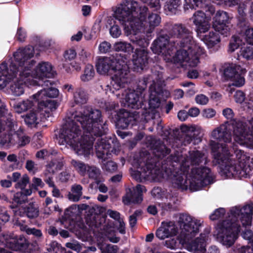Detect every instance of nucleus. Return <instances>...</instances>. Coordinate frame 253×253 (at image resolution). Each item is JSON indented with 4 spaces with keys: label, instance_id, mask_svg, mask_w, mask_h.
I'll return each instance as SVG.
<instances>
[{
    "label": "nucleus",
    "instance_id": "1",
    "mask_svg": "<svg viewBox=\"0 0 253 253\" xmlns=\"http://www.w3.org/2000/svg\"><path fill=\"white\" fill-rule=\"evenodd\" d=\"M100 110L86 106L74 112L60 129L58 141L70 146L78 155L87 157L92 153V136H100L106 132Z\"/></svg>",
    "mask_w": 253,
    "mask_h": 253
},
{
    "label": "nucleus",
    "instance_id": "2",
    "mask_svg": "<svg viewBox=\"0 0 253 253\" xmlns=\"http://www.w3.org/2000/svg\"><path fill=\"white\" fill-rule=\"evenodd\" d=\"M231 128H233L234 139L238 143L247 145L251 142V136L247 131V125L242 122H236L232 125L225 123L212 130L211 134L212 137L218 140L220 143L211 141L210 145L214 158L216 160L222 174H233L236 170L233 160L230 159L231 155L227 144L232 140Z\"/></svg>",
    "mask_w": 253,
    "mask_h": 253
},
{
    "label": "nucleus",
    "instance_id": "3",
    "mask_svg": "<svg viewBox=\"0 0 253 253\" xmlns=\"http://www.w3.org/2000/svg\"><path fill=\"white\" fill-rule=\"evenodd\" d=\"M253 212V206L251 205H246L242 208L235 206L230 209L227 219L219 222L216 227L217 238L223 245L230 247L237 239L240 231L239 218L243 226H251Z\"/></svg>",
    "mask_w": 253,
    "mask_h": 253
},
{
    "label": "nucleus",
    "instance_id": "4",
    "mask_svg": "<svg viewBox=\"0 0 253 253\" xmlns=\"http://www.w3.org/2000/svg\"><path fill=\"white\" fill-rule=\"evenodd\" d=\"M34 49L32 46L19 49L14 54V61L9 67L5 63L0 64V90L16 77V73L22 78L29 77L35 62L31 59L33 57Z\"/></svg>",
    "mask_w": 253,
    "mask_h": 253
},
{
    "label": "nucleus",
    "instance_id": "5",
    "mask_svg": "<svg viewBox=\"0 0 253 253\" xmlns=\"http://www.w3.org/2000/svg\"><path fill=\"white\" fill-rule=\"evenodd\" d=\"M178 222L181 229L178 240L182 247L189 251L204 253L206 251V242L208 237L207 234H201L199 237L191 241L199 232V228L202 224L201 220L192 217L187 213H180Z\"/></svg>",
    "mask_w": 253,
    "mask_h": 253
},
{
    "label": "nucleus",
    "instance_id": "6",
    "mask_svg": "<svg viewBox=\"0 0 253 253\" xmlns=\"http://www.w3.org/2000/svg\"><path fill=\"white\" fill-rule=\"evenodd\" d=\"M147 11V7L140 6L135 0H124L117 7L115 16L128 34L131 35L139 29V20L144 19Z\"/></svg>",
    "mask_w": 253,
    "mask_h": 253
},
{
    "label": "nucleus",
    "instance_id": "7",
    "mask_svg": "<svg viewBox=\"0 0 253 253\" xmlns=\"http://www.w3.org/2000/svg\"><path fill=\"white\" fill-rule=\"evenodd\" d=\"M96 66L97 71L100 74L105 75L110 70L115 71L110 84L107 85L113 93L125 87L129 73L126 64H121L114 57H104L98 59Z\"/></svg>",
    "mask_w": 253,
    "mask_h": 253
},
{
    "label": "nucleus",
    "instance_id": "8",
    "mask_svg": "<svg viewBox=\"0 0 253 253\" xmlns=\"http://www.w3.org/2000/svg\"><path fill=\"white\" fill-rule=\"evenodd\" d=\"M172 185L182 190L197 191L214 182V175H166Z\"/></svg>",
    "mask_w": 253,
    "mask_h": 253
},
{
    "label": "nucleus",
    "instance_id": "9",
    "mask_svg": "<svg viewBox=\"0 0 253 253\" xmlns=\"http://www.w3.org/2000/svg\"><path fill=\"white\" fill-rule=\"evenodd\" d=\"M182 49L177 50L175 55L170 54L171 59L166 60L167 62L179 63L181 66L195 67L200 62L199 57L203 53V48L199 45V50H195L194 47L188 46L178 45Z\"/></svg>",
    "mask_w": 253,
    "mask_h": 253
},
{
    "label": "nucleus",
    "instance_id": "10",
    "mask_svg": "<svg viewBox=\"0 0 253 253\" xmlns=\"http://www.w3.org/2000/svg\"><path fill=\"white\" fill-rule=\"evenodd\" d=\"M130 41L142 48H136L132 56L133 69L136 71L142 70L148 61V51L145 48L148 45L143 36L130 35Z\"/></svg>",
    "mask_w": 253,
    "mask_h": 253
},
{
    "label": "nucleus",
    "instance_id": "11",
    "mask_svg": "<svg viewBox=\"0 0 253 253\" xmlns=\"http://www.w3.org/2000/svg\"><path fill=\"white\" fill-rule=\"evenodd\" d=\"M192 32L185 25L176 24L174 25L169 32L172 39L176 38L175 44L178 47L180 46H188L194 47L195 50H199V45L193 40Z\"/></svg>",
    "mask_w": 253,
    "mask_h": 253
},
{
    "label": "nucleus",
    "instance_id": "12",
    "mask_svg": "<svg viewBox=\"0 0 253 253\" xmlns=\"http://www.w3.org/2000/svg\"><path fill=\"white\" fill-rule=\"evenodd\" d=\"M175 40L167 36H161L153 42L151 49L156 54L162 53L164 59L169 60L171 59L170 54L172 53L177 48Z\"/></svg>",
    "mask_w": 253,
    "mask_h": 253
},
{
    "label": "nucleus",
    "instance_id": "13",
    "mask_svg": "<svg viewBox=\"0 0 253 253\" xmlns=\"http://www.w3.org/2000/svg\"><path fill=\"white\" fill-rule=\"evenodd\" d=\"M97 157L105 160L110 157L112 153L117 154L118 151V144L114 143L111 139L98 138L95 145Z\"/></svg>",
    "mask_w": 253,
    "mask_h": 253
},
{
    "label": "nucleus",
    "instance_id": "14",
    "mask_svg": "<svg viewBox=\"0 0 253 253\" xmlns=\"http://www.w3.org/2000/svg\"><path fill=\"white\" fill-rule=\"evenodd\" d=\"M160 77V78H157L158 76L155 74L152 76L153 80H157L158 84H157L156 86L154 80L153 81V83L150 84L149 88V105L150 108L153 109L158 108L161 105L160 95L163 92V87L165 85V82L164 80H162L161 75Z\"/></svg>",
    "mask_w": 253,
    "mask_h": 253
},
{
    "label": "nucleus",
    "instance_id": "15",
    "mask_svg": "<svg viewBox=\"0 0 253 253\" xmlns=\"http://www.w3.org/2000/svg\"><path fill=\"white\" fill-rule=\"evenodd\" d=\"M191 19L198 33H205L209 30L211 27L210 15L201 10H198L193 14Z\"/></svg>",
    "mask_w": 253,
    "mask_h": 253
},
{
    "label": "nucleus",
    "instance_id": "16",
    "mask_svg": "<svg viewBox=\"0 0 253 253\" xmlns=\"http://www.w3.org/2000/svg\"><path fill=\"white\" fill-rule=\"evenodd\" d=\"M146 191L144 186L138 184L135 187L127 188L126 194L123 197V202L125 205L131 203L140 204L143 201V193Z\"/></svg>",
    "mask_w": 253,
    "mask_h": 253
},
{
    "label": "nucleus",
    "instance_id": "17",
    "mask_svg": "<svg viewBox=\"0 0 253 253\" xmlns=\"http://www.w3.org/2000/svg\"><path fill=\"white\" fill-rule=\"evenodd\" d=\"M33 85H42L43 89L39 91L37 93L33 95L34 98L38 97V99H45L48 98H55L59 94L58 90L54 87H50L51 82L47 80L42 83H37L36 80L33 81Z\"/></svg>",
    "mask_w": 253,
    "mask_h": 253
},
{
    "label": "nucleus",
    "instance_id": "18",
    "mask_svg": "<svg viewBox=\"0 0 253 253\" xmlns=\"http://www.w3.org/2000/svg\"><path fill=\"white\" fill-rule=\"evenodd\" d=\"M178 227L173 221H164L157 230L156 236L161 240L175 236L178 233Z\"/></svg>",
    "mask_w": 253,
    "mask_h": 253
},
{
    "label": "nucleus",
    "instance_id": "19",
    "mask_svg": "<svg viewBox=\"0 0 253 253\" xmlns=\"http://www.w3.org/2000/svg\"><path fill=\"white\" fill-rule=\"evenodd\" d=\"M124 100L125 102L123 101V103L125 106L138 109L142 106L144 99L141 91L130 90L126 94Z\"/></svg>",
    "mask_w": 253,
    "mask_h": 253
},
{
    "label": "nucleus",
    "instance_id": "20",
    "mask_svg": "<svg viewBox=\"0 0 253 253\" xmlns=\"http://www.w3.org/2000/svg\"><path fill=\"white\" fill-rule=\"evenodd\" d=\"M147 16V12L146 13L145 17L144 19L139 20L140 27H139V29L137 30L134 34V33H132L131 35L137 36V35H139L138 34L139 32H141V29L142 28V25L144 27H145V32L147 33H151L154 28L159 24L160 23L161 18L160 16L157 14H151L149 15L147 18H146Z\"/></svg>",
    "mask_w": 253,
    "mask_h": 253
},
{
    "label": "nucleus",
    "instance_id": "21",
    "mask_svg": "<svg viewBox=\"0 0 253 253\" xmlns=\"http://www.w3.org/2000/svg\"><path fill=\"white\" fill-rule=\"evenodd\" d=\"M11 115H8L5 123V126H7L8 128V131H10V133H4L0 136V147L9 146L13 143L12 135L13 133H15L17 126L16 122L13 119L11 118Z\"/></svg>",
    "mask_w": 253,
    "mask_h": 253
},
{
    "label": "nucleus",
    "instance_id": "22",
    "mask_svg": "<svg viewBox=\"0 0 253 253\" xmlns=\"http://www.w3.org/2000/svg\"><path fill=\"white\" fill-rule=\"evenodd\" d=\"M52 70V67L49 63L43 62L39 63L35 75V78L39 80L37 83H42L45 81L44 79L51 77Z\"/></svg>",
    "mask_w": 253,
    "mask_h": 253
},
{
    "label": "nucleus",
    "instance_id": "23",
    "mask_svg": "<svg viewBox=\"0 0 253 253\" xmlns=\"http://www.w3.org/2000/svg\"><path fill=\"white\" fill-rule=\"evenodd\" d=\"M202 136V129L201 127L191 126L188 127L184 134V142L186 145L195 141L194 143L201 142Z\"/></svg>",
    "mask_w": 253,
    "mask_h": 253
},
{
    "label": "nucleus",
    "instance_id": "24",
    "mask_svg": "<svg viewBox=\"0 0 253 253\" xmlns=\"http://www.w3.org/2000/svg\"><path fill=\"white\" fill-rule=\"evenodd\" d=\"M23 211L19 210H14L13 211L15 215L23 216L25 214L30 219H34L39 215V210L35 202L30 203L27 206L22 207Z\"/></svg>",
    "mask_w": 253,
    "mask_h": 253
},
{
    "label": "nucleus",
    "instance_id": "25",
    "mask_svg": "<svg viewBox=\"0 0 253 253\" xmlns=\"http://www.w3.org/2000/svg\"><path fill=\"white\" fill-rule=\"evenodd\" d=\"M5 245L13 250L18 251L25 249L28 246V242L23 236H16L6 241Z\"/></svg>",
    "mask_w": 253,
    "mask_h": 253
},
{
    "label": "nucleus",
    "instance_id": "26",
    "mask_svg": "<svg viewBox=\"0 0 253 253\" xmlns=\"http://www.w3.org/2000/svg\"><path fill=\"white\" fill-rule=\"evenodd\" d=\"M37 98H34L33 95L32 97H30L28 99L18 103H14L12 107L14 111L18 113L26 112L33 108L35 104L37 103Z\"/></svg>",
    "mask_w": 253,
    "mask_h": 253
},
{
    "label": "nucleus",
    "instance_id": "27",
    "mask_svg": "<svg viewBox=\"0 0 253 253\" xmlns=\"http://www.w3.org/2000/svg\"><path fill=\"white\" fill-rule=\"evenodd\" d=\"M32 194V189L27 188L24 191L17 192L14 194L13 198V203L10 206L12 209H15L17 205H20L28 202L27 197Z\"/></svg>",
    "mask_w": 253,
    "mask_h": 253
},
{
    "label": "nucleus",
    "instance_id": "28",
    "mask_svg": "<svg viewBox=\"0 0 253 253\" xmlns=\"http://www.w3.org/2000/svg\"><path fill=\"white\" fill-rule=\"evenodd\" d=\"M16 73V77H15L13 83L10 86V91L11 93L15 96H20L24 93V86L26 79L27 77H22L19 75V77H17Z\"/></svg>",
    "mask_w": 253,
    "mask_h": 253
},
{
    "label": "nucleus",
    "instance_id": "29",
    "mask_svg": "<svg viewBox=\"0 0 253 253\" xmlns=\"http://www.w3.org/2000/svg\"><path fill=\"white\" fill-rule=\"evenodd\" d=\"M72 165L79 172L87 173L88 174H98L100 170L94 166H89L76 160H72Z\"/></svg>",
    "mask_w": 253,
    "mask_h": 253
},
{
    "label": "nucleus",
    "instance_id": "30",
    "mask_svg": "<svg viewBox=\"0 0 253 253\" xmlns=\"http://www.w3.org/2000/svg\"><path fill=\"white\" fill-rule=\"evenodd\" d=\"M154 74L156 75V76H158L157 78H160V76L161 75L162 80H164V78H163L162 72H160V71L154 72H153L152 75L148 76V77H144L142 79L139 80V81L138 82L137 87V89L136 90H138V91H141V92L142 93V91L143 90H144L147 87V84L148 81L151 82V84L153 83V81H154V80L153 79L152 76ZM154 82L156 85H157V84H158L157 80H155Z\"/></svg>",
    "mask_w": 253,
    "mask_h": 253
},
{
    "label": "nucleus",
    "instance_id": "31",
    "mask_svg": "<svg viewBox=\"0 0 253 253\" xmlns=\"http://www.w3.org/2000/svg\"><path fill=\"white\" fill-rule=\"evenodd\" d=\"M133 119L131 114L124 109L121 110L117 114L118 124L123 129L126 128Z\"/></svg>",
    "mask_w": 253,
    "mask_h": 253
},
{
    "label": "nucleus",
    "instance_id": "32",
    "mask_svg": "<svg viewBox=\"0 0 253 253\" xmlns=\"http://www.w3.org/2000/svg\"><path fill=\"white\" fill-rule=\"evenodd\" d=\"M12 181L15 182V188L21 191L27 190V186L29 188L30 178L27 175H12Z\"/></svg>",
    "mask_w": 253,
    "mask_h": 253
},
{
    "label": "nucleus",
    "instance_id": "33",
    "mask_svg": "<svg viewBox=\"0 0 253 253\" xmlns=\"http://www.w3.org/2000/svg\"><path fill=\"white\" fill-rule=\"evenodd\" d=\"M37 102H38L39 108L43 113L49 114L50 112L56 110L57 105L55 101L48 99H38L37 98Z\"/></svg>",
    "mask_w": 253,
    "mask_h": 253
},
{
    "label": "nucleus",
    "instance_id": "34",
    "mask_svg": "<svg viewBox=\"0 0 253 253\" xmlns=\"http://www.w3.org/2000/svg\"><path fill=\"white\" fill-rule=\"evenodd\" d=\"M164 175H131L132 178L142 183L161 182L164 179Z\"/></svg>",
    "mask_w": 253,
    "mask_h": 253
},
{
    "label": "nucleus",
    "instance_id": "35",
    "mask_svg": "<svg viewBox=\"0 0 253 253\" xmlns=\"http://www.w3.org/2000/svg\"><path fill=\"white\" fill-rule=\"evenodd\" d=\"M73 98L77 104H83L87 102L88 95L83 88H77L74 93Z\"/></svg>",
    "mask_w": 253,
    "mask_h": 253
},
{
    "label": "nucleus",
    "instance_id": "36",
    "mask_svg": "<svg viewBox=\"0 0 253 253\" xmlns=\"http://www.w3.org/2000/svg\"><path fill=\"white\" fill-rule=\"evenodd\" d=\"M113 48L116 51H121L128 53L131 52L134 49L130 43L124 41L115 42L113 45Z\"/></svg>",
    "mask_w": 253,
    "mask_h": 253
},
{
    "label": "nucleus",
    "instance_id": "37",
    "mask_svg": "<svg viewBox=\"0 0 253 253\" xmlns=\"http://www.w3.org/2000/svg\"><path fill=\"white\" fill-rule=\"evenodd\" d=\"M83 187L81 185L74 184L72 186V193H69L68 198L73 202H78L82 195Z\"/></svg>",
    "mask_w": 253,
    "mask_h": 253
},
{
    "label": "nucleus",
    "instance_id": "38",
    "mask_svg": "<svg viewBox=\"0 0 253 253\" xmlns=\"http://www.w3.org/2000/svg\"><path fill=\"white\" fill-rule=\"evenodd\" d=\"M8 115L11 114L8 113L6 106L0 101V133L5 130V123Z\"/></svg>",
    "mask_w": 253,
    "mask_h": 253
},
{
    "label": "nucleus",
    "instance_id": "39",
    "mask_svg": "<svg viewBox=\"0 0 253 253\" xmlns=\"http://www.w3.org/2000/svg\"><path fill=\"white\" fill-rule=\"evenodd\" d=\"M204 42L209 47H212L220 42V38L218 34L211 32L205 35Z\"/></svg>",
    "mask_w": 253,
    "mask_h": 253
},
{
    "label": "nucleus",
    "instance_id": "40",
    "mask_svg": "<svg viewBox=\"0 0 253 253\" xmlns=\"http://www.w3.org/2000/svg\"><path fill=\"white\" fill-rule=\"evenodd\" d=\"M204 154L199 151H192L189 152L187 161L192 165H199L204 160Z\"/></svg>",
    "mask_w": 253,
    "mask_h": 253
},
{
    "label": "nucleus",
    "instance_id": "41",
    "mask_svg": "<svg viewBox=\"0 0 253 253\" xmlns=\"http://www.w3.org/2000/svg\"><path fill=\"white\" fill-rule=\"evenodd\" d=\"M166 201L165 200H163L164 202L159 204V207L161 208L162 211H166L171 210L173 208V205L175 203L176 197L173 196H171L170 194H167L165 197Z\"/></svg>",
    "mask_w": 253,
    "mask_h": 253
},
{
    "label": "nucleus",
    "instance_id": "42",
    "mask_svg": "<svg viewBox=\"0 0 253 253\" xmlns=\"http://www.w3.org/2000/svg\"><path fill=\"white\" fill-rule=\"evenodd\" d=\"M63 166L62 162L53 160L46 165V170L49 173H57L61 170Z\"/></svg>",
    "mask_w": 253,
    "mask_h": 253
},
{
    "label": "nucleus",
    "instance_id": "43",
    "mask_svg": "<svg viewBox=\"0 0 253 253\" xmlns=\"http://www.w3.org/2000/svg\"><path fill=\"white\" fill-rule=\"evenodd\" d=\"M244 43L241 35L232 36L229 45V51L231 52L234 51Z\"/></svg>",
    "mask_w": 253,
    "mask_h": 253
},
{
    "label": "nucleus",
    "instance_id": "44",
    "mask_svg": "<svg viewBox=\"0 0 253 253\" xmlns=\"http://www.w3.org/2000/svg\"><path fill=\"white\" fill-rule=\"evenodd\" d=\"M241 70V67L239 66L231 65L227 67L224 70L225 76L231 80L238 74V71Z\"/></svg>",
    "mask_w": 253,
    "mask_h": 253
},
{
    "label": "nucleus",
    "instance_id": "45",
    "mask_svg": "<svg viewBox=\"0 0 253 253\" xmlns=\"http://www.w3.org/2000/svg\"><path fill=\"white\" fill-rule=\"evenodd\" d=\"M204 0H185L184 7L185 9H196L203 7Z\"/></svg>",
    "mask_w": 253,
    "mask_h": 253
},
{
    "label": "nucleus",
    "instance_id": "46",
    "mask_svg": "<svg viewBox=\"0 0 253 253\" xmlns=\"http://www.w3.org/2000/svg\"><path fill=\"white\" fill-rule=\"evenodd\" d=\"M229 17L227 12L223 11H218L216 13L213 24L228 23Z\"/></svg>",
    "mask_w": 253,
    "mask_h": 253
},
{
    "label": "nucleus",
    "instance_id": "47",
    "mask_svg": "<svg viewBox=\"0 0 253 253\" xmlns=\"http://www.w3.org/2000/svg\"><path fill=\"white\" fill-rule=\"evenodd\" d=\"M213 27L215 31L224 36L226 37L230 34V25L229 23L213 24Z\"/></svg>",
    "mask_w": 253,
    "mask_h": 253
},
{
    "label": "nucleus",
    "instance_id": "48",
    "mask_svg": "<svg viewBox=\"0 0 253 253\" xmlns=\"http://www.w3.org/2000/svg\"><path fill=\"white\" fill-rule=\"evenodd\" d=\"M98 247L102 253H117L118 249L117 246L106 243L100 244Z\"/></svg>",
    "mask_w": 253,
    "mask_h": 253
},
{
    "label": "nucleus",
    "instance_id": "49",
    "mask_svg": "<svg viewBox=\"0 0 253 253\" xmlns=\"http://www.w3.org/2000/svg\"><path fill=\"white\" fill-rule=\"evenodd\" d=\"M93 67L91 65H87L84 70V74L81 78L83 81L86 82L91 80L94 75Z\"/></svg>",
    "mask_w": 253,
    "mask_h": 253
},
{
    "label": "nucleus",
    "instance_id": "50",
    "mask_svg": "<svg viewBox=\"0 0 253 253\" xmlns=\"http://www.w3.org/2000/svg\"><path fill=\"white\" fill-rule=\"evenodd\" d=\"M236 159L241 165H244L249 160L250 157L243 151L241 150H236L234 152Z\"/></svg>",
    "mask_w": 253,
    "mask_h": 253
},
{
    "label": "nucleus",
    "instance_id": "51",
    "mask_svg": "<svg viewBox=\"0 0 253 253\" xmlns=\"http://www.w3.org/2000/svg\"><path fill=\"white\" fill-rule=\"evenodd\" d=\"M243 0H225V1L230 6L238 5V12L240 14L243 15L244 13V10L246 7L245 1H243Z\"/></svg>",
    "mask_w": 253,
    "mask_h": 253
},
{
    "label": "nucleus",
    "instance_id": "52",
    "mask_svg": "<svg viewBox=\"0 0 253 253\" xmlns=\"http://www.w3.org/2000/svg\"><path fill=\"white\" fill-rule=\"evenodd\" d=\"M25 123L28 125L37 124V113L33 111H31L24 116Z\"/></svg>",
    "mask_w": 253,
    "mask_h": 253
},
{
    "label": "nucleus",
    "instance_id": "53",
    "mask_svg": "<svg viewBox=\"0 0 253 253\" xmlns=\"http://www.w3.org/2000/svg\"><path fill=\"white\" fill-rule=\"evenodd\" d=\"M241 54L247 59L253 58V47L251 46L242 47L241 50Z\"/></svg>",
    "mask_w": 253,
    "mask_h": 253
},
{
    "label": "nucleus",
    "instance_id": "54",
    "mask_svg": "<svg viewBox=\"0 0 253 253\" xmlns=\"http://www.w3.org/2000/svg\"><path fill=\"white\" fill-rule=\"evenodd\" d=\"M17 135L18 137V144L19 145L23 146L30 142V137L24 134L22 131H17Z\"/></svg>",
    "mask_w": 253,
    "mask_h": 253
},
{
    "label": "nucleus",
    "instance_id": "55",
    "mask_svg": "<svg viewBox=\"0 0 253 253\" xmlns=\"http://www.w3.org/2000/svg\"><path fill=\"white\" fill-rule=\"evenodd\" d=\"M102 169L108 172H114L117 169V164L113 161H108L103 164Z\"/></svg>",
    "mask_w": 253,
    "mask_h": 253
},
{
    "label": "nucleus",
    "instance_id": "56",
    "mask_svg": "<svg viewBox=\"0 0 253 253\" xmlns=\"http://www.w3.org/2000/svg\"><path fill=\"white\" fill-rule=\"evenodd\" d=\"M225 213V210L224 208H220L214 211L210 216V218L212 220H215L221 218Z\"/></svg>",
    "mask_w": 253,
    "mask_h": 253
},
{
    "label": "nucleus",
    "instance_id": "57",
    "mask_svg": "<svg viewBox=\"0 0 253 253\" xmlns=\"http://www.w3.org/2000/svg\"><path fill=\"white\" fill-rule=\"evenodd\" d=\"M233 81L232 85L237 87H240L245 84V79L242 75L239 73L235 76L232 80Z\"/></svg>",
    "mask_w": 253,
    "mask_h": 253
},
{
    "label": "nucleus",
    "instance_id": "58",
    "mask_svg": "<svg viewBox=\"0 0 253 253\" xmlns=\"http://www.w3.org/2000/svg\"><path fill=\"white\" fill-rule=\"evenodd\" d=\"M216 115V111L212 108H206L202 111V116L205 119L213 118Z\"/></svg>",
    "mask_w": 253,
    "mask_h": 253
},
{
    "label": "nucleus",
    "instance_id": "59",
    "mask_svg": "<svg viewBox=\"0 0 253 253\" xmlns=\"http://www.w3.org/2000/svg\"><path fill=\"white\" fill-rule=\"evenodd\" d=\"M7 159L9 162L15 163L10 166V169L14 170L18 168L19 163L17 161V157L15 154H12L9 155L7 157Z\"/></svg>",
    "mask_w": 253,
    "mask_h": 253
},
{
    "label": "nucleus",
    "instance_id": "60",
    "mask_svg": "<svg viewBox=\"0 0 253 253\" xmlns=\"http://www.w3.org/2000/svg\"><path fill=\"white\" fill-rule=\"evenodd\" d=\"M50 247L55 253H66V250L57 242H52L50 244Z\"/></svg>",
    "mask_w": 253,
    "mask_h": 253
},
{
    "label": "nucleus",
    "instance_id": "61",
    "mask_svg": "<svg viewBox=\"0 0 253 253\" xmlns=\"http://www.w3.org/2000/svg\"><path fill=\"white\" fill-rule=\"evenodd\" d=\"M142 212L141 211H136L134 213L129 216V222L130 226L133 227L137 222V217L141 215Z\"/></svg>",
    "mask_w": 253,
    "mask_h": 253
},
{
    "label": "nucleus",
    "instance_id": "62",
    "mask_svg": "<svg viewBox=\"0 0 253 253\" xmlns=\"http://www.w3.org/2000/svg\"><path fill=\"white\" fill-rule=\"evenodd\" d=\"M66 247L73 251L80 252L82 250V247L80 244L77 241H73L72 242L67 243L65 245Z\"/></svg>",
    "mask_w": 253,
    "mask_h": 253
},
{
    "label": "nucleus",
    "instance_id": "63",
    "mask_svg": "<svg viewBox=\"0 0 253 253\" xmlns=\"http://www.w3.org/2000/svg\"><path fill=\"white\" fill-rule=\"evenodd\" d=\"M110 33L112 37L117 38L121 35L122 31L117 25H114L110 28Z\"/></svg>",
    "mask_w": 253,
    "mask_h": 253
},
{
    "label": "nucleus",
    "instance_id": "64",
    "mask_svg": "<svg viewBox=\"0 0 253 253\" xmlns=\"http://www.w3.org/2000/svg\"><path fill=\"white\" fill-rule=\"evenodd\" d=\"M246 40L250 44L253 45V28H249L245 32Z\"/></svg>",
    "mask_w": 253,
    "mask_h": 253
}]
</instances>
